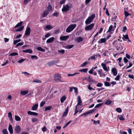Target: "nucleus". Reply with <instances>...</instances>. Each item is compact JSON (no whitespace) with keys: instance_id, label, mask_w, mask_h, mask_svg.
<instances>
[{"instance_id":"obj_50","label":"nucleus","mask_w":134,"mask_h":134,"mask_svg":"<svg viewBox=\"0 0 134 134\" xmlns=\"http://www.w3.org/2000/svg\"><path fill=\"white\" fill-rule=\"evenodd\" d=\"M23 43L20 42V43H18V44H16V47H18L19 46H22V45H23Z\"/></svg>"},{"instance_id":"obj_13","label":"nucleus","mask_w":134,"mask_h":134,"mask_svg":"<svg viewBox=\"0 0 134 134\" xmlns=\"http://www.w3.org/2000/svg\"><path fill=\"white\" fill-rule=\"evenodd\" d=\"M69 37V36L68 35H67L66 36H61L60 39V40L62 41H64L66 40Z\"/></svg>"},{"instance_id":"obj_41","label":"nucleus","mask_w":134,"mask_h":134,"mask_svg":"<svg viewBox=\"0 0 134 134\" xmlns=\"http://www.w3.org/2000/svg\"><path fill=\"white\" fill-rule=\"evenodd\" d=\"M104 85L106 86H110V83L109 82H104Z\"/></svg>"},{"instance_id":"obj_19","label":"nucleus","mask_w":134,"mask_h":134,"mask_svg":"<svg viewBox=\"0 0 134 134\" xmlns=\"http://www.w3.org/2000/svg\"><path fill=\"white\" fill-rule=\"evenodd\" d=\"M113 29V26L112 25H111L109 27V29L108 31H107V33L108 32H110L111 31H114V29Z\"/></svg>"},{"instance_id":"obj_57","label":"nucleus","mask_w":134,"mask_h":134,"mask_svg":"<svg viewBox=\"0 0 134 134\" xmlns=\"http://www.w3.org/2000/svg\"><path fill=\"white\" fill-rule=\"evenodd\" d=\"M72 88H74V90L75 93L76 94L77 93L78 91L77 88H76L74 87H72Z\"/></svg>"},{"instance_id":"obj_56","label":"nucleus","mask_w":134,"mask_h":134,"mask_svg":"<svg viewBox=\"0 0 134 134\" xmlns=\"http://www.w3.org/2000/svg\"><path fill=\"white\" fill-rule=\"evenodd\" d=\"M120 76H119V75H117L116 76V77H115V80H119L120 79Z\"/></svg>"},{"instance_id":"obj_30","label":"nucleus","mask_w":134,"mask_h":134,"mask_svg":"<svg viewBox=\"0 0 134 134\" xmlns=\"http://www.w3.org/2000/svg\"><path fill=\"white\" fill-rule=\"evenodd\" d=\"M52 108V107L51 106H49L48 107H46L44 111H45L47 110H50Z\"/></svg>"},{"instance_id":"obj_35","label":"nucleus","mask_w":134,"mask_h":134,"mask_svg":"<svg viewBox=\"0 0 134 134\" xmlns=\"http://www.w3.org/2000/svg\"><path fill=\"white\" fill-rule=\"evenodd\" d=\"M2 132L3 134H8V132L6 129L3 130Z\"/></svg>"},{"instance_id":"obj_47","label":"nucleus","mask_w":134,"mask_h":134,"mask_svg":"<svg viewBox=\"0 0 134 134\" xmlns=\"http://www.w3.org/2000/svg\"><path fill=\"white\" fill-rule=\"evenodd\" d=\"M51 35V34L50 33H47L45 35L44 37L45 38H47L49 37Z\"/></svg>"},{"instance_id":"obj_64","label":"nucleus","mask_w":134,"mask_h":134,"mask_svg":"<svg viewBox=\"0 0 134 134\" xmlns=\"http://www.w3.org/2000/svg\"><path fill=\"white\" fill-rule=\"evenodd\" d=\"M119 119L120 120H124L125 119L122 116H121L119 117Z\"/></svg>"},{"instance_id":"obj_45","label":"nucleus","mask_w":134,"mask_h":134,"mask_svg":"<svg viewBox=\"0 0 134 134\" xmlns=\"http://www.w3.org/2000/svg\"><path fill=\"white\" fill-rule=\"evenodd\" d=\"M31 58L32 59H37L38 57L36 55H33L31 56Z\"/></svg>"},{"instance_id":"obj_34","label":"nucleus","mask_w":134,"mask_h":134,"mask_svg":"<svg viewBox=\"0 0 134 134\" xmlns=\"http://www.w3.org/2000/svg\"><path fill=\"white\" fill-rule=\"evenodd\" d=\"M33 82H36L38 83H41L42 82L40 80H38L37 79L34 80L33 81Z\"/></svg>"},{"instance_id":"obj_2","label":"nucleus","mask_w":134,"mask_h":134,"mask_svg":"<svg viewBox=\"0 0 134 134\" xmlns=\"http://www.w3.org/2000/svg\"><path fill=\"white\" fill-rule=\"evenodd\" d=\"M76 26V25L75 24H71L66 29V31L68 33H69L72 31Z\"/></svg>"},{"instance_id":"obj_43","label":"nucleus","mask_w":134,"mask_h":134,"mask_svg":"<svg viewBox=\"0 0 134 134\" xmlns=\"http://www.w3.org/2000/svg\"><path fill=\"white\" fill-rule=\"evenodd\" d=\"M124 13L125 14V16L126 17H127L129 15H131L127 11H125L124 12Z\"/></svg>"},{"instance_id":"obj_23","label":"nucleus","mask_w":134,"mask_h":134,"mask_svg":"<svg viewBox=\"0 0 134 134\" xmlns=\"http://www.w3.org/2000/svg\"><path fill=\"white\" fill-rule=\"evenodd\" d=\"M24 29V26H21L19 28L17 29L16 30V32L18 31H22Z\"/></svg>"},{"instance_id":"obj_38","label":"nucleus","mask_w":134,"mask_h":134,"mask_svg":"<svg viewBox=\"0 0 134 134\" xmlns=\"http://www.w3.org/2000/svg\"><path fill=\"white\" fill-rule=\"evenodd\" d=\"M96 110V109H93L91 110H90L89 111H87L88 114H89L91 113H92Z\"/></svg>"},{"instance_id":"obj_49","label":"nucleus","mask_w":134,"mask_h":134,"mask_svg":"<svg viewBox=\"0 0 134 134\" xmlns=\"http://www.w3.org/2000/svg\"><path fill=\"white\" fill-rule=\"evenodd\" d=\"M118 43V41L117 40H115L114 41L113 43V44L114 46H115Z\"/></svg>"},{"instance_id":"obj_48","label":"nucleus","mask_w":134,"mask_h":134,"mask_svg":"<svg viewBox=\"0 0 134 134\" xmlns=\"http://www.w3.org/2000/svg\"><path fill=\"white\" fill-rule=\"evenodd\" d=\"M59 13L58 12H55L53 13V15L54 16H55L56 17H57L58 16V15H59Z\"/></svg>"},{"instance_id":"obj_60","label":"nucleus","mask_w":134,"mask_h":134,"mask_svg":"<svg viewBox=\"0 0 134 134\" xmlns=\"http://www.w3.org/2000/svg\"><path fill=\"white\" fill-rule=\"evenodd\" d=\"M91 1V0H86L85 2L86 4H88Z\"/></svg>"},{"instance_id":"obj_4","label":"nucleus","mask_w":134,"mask_h":134,"mask_svg":"<svg viewBox=\"0 0 134 134\" xmlns=\"http://www.w3.org/2000/svg\"><path fill=\"white\" fill-rule=\"evenodd\" d=\"M71 5L70 4H67L63 6V8L62 9V11L63 12H66L68 11L70 9V5Z\"/></svg>"},{"instance_id":"obj_26","label":"nucleus","mask_w":134,"mask_h":134,"mask_svg":"<svg viewBox=\"0 0 134 134\" xmlns=\"http://www.w3.org/2000/svg\"><path fill=\"white\" fill-rule=\"evenodd\" d=\"M38 105L37 104H36L32 107V109L33 110H36L37 109L38 107Z\"/></svg>"},{"instance_id":"obj_12","label":"nucleus","mask_w":134,"mask_h":134,"mask_svg":"<svg viewBox=\"0 0 134 134\" xmlns=\"http://www.w3.org/2000/svg\"><path fill=\"white\" fill-rule=\"evenodd\" d=\"M112 72L113 73V75L115 76L117 74V72L116 69L115 68H112L111 70Z\"/></svg>"},{"instance_id":"obj_10","label":"nucleus","mask_w":134,"mask_h":134,"mask_svg":"<svg viewBox=\"0 0 134 134\" xmlns=\"http://www.w3.org/2000/svg\"><path fill=\"white\" fill-rule=\"evenodd\" d=\"M105 104L107 105H113V102L110 99H108L107 100L106 102L105 103Z\"/></svg>"},{"instance_id":"obj_44","label":"nucleus","mask_w":134,"mask_h":134,"mask_svg":"<svg viewBox=\"0 0 134 134\" xmlns=\"http://www.w3.org/2000/svg\"><path fill=\"white\" fill-rule=\"evenodd\" d=\"M116 111L119 113H121L122 111L121 109L120 108H117L116 109Z\"/></svg>"},{"instance_id":"obj_9","label":"nucleus","mask_w":134,"mask_h":134,"mask_svg":"<svg viewBox=\"0 0 134 134\" xmlns=\"http://www.w3.org/2000/svg\"><path fill=\"white\" fill-rule=\"evenodd\" d=\"M77 104L76 105H80L81 106L82 105V102L81 101L80 97L79 96L77 97Z\"/></svg>"},{"instance_id":"obj_61","label":"nucleus","mask_w":134,"mask_h":134,"mask_svg":"<svg viewBox=\"0 0 134 134\" xmlns=\"http://www.w3.org/2000/svg\"><path fill=\"white\" fill-rule=\"evenodd\" d=\"M88 114L87 112H86L85 113H84L82 114L81 115H80V116H86L87 115H88Z\"/></svg>"},{"instance_id":"obj_46","label":"nucleus","mask_w":134,"mask_h":134,"mask_svg":"<svg viewBox=\"0 0 134 134\" xmlns=\"http://www.w3.org/2000/svg\"><path fill=\"white\" fill-rule=\"evenodd\" d=\"M88 63L87 62H84L82 64L80 67H83L86 66L87 64Z\"/></svg>"},{"instance_id":"obj_33","label":"nucleus","mask_w":134,"mask_h":134,"mask_svg":"<svg viewBox=\"0 0 134 134\" xmlns=\"http://www.w3.org/2000/svg\"><path fill=\"white\" fill-rule=\"evenodd\" d=\"M87 80L89 82L93 83L94 81L92 80V79L91 78L90 76L88 77Z\"/></svg>"},{"instance_id":"obj_53","label":"nucleus","mask_w":134,"mask_h":134,"mask_svg":"<svg viewBox=\"0 0 134 134\" xmlns=\"http://www.w3.org/2000/svg\"><path fill=\"white\" fill-rule=\"evenodd\" d=\"M103 85L102 83H98L97 85L96 86L98 87H101Z\"/></svg>"},{"instance_id":"obj_17","label":"nucleus","mask_w":134,"mask_h":134,"mask_svg":"<svg viewBox=\"0 0 134 134\" xmlns=\"http://www.w3.org/2000/svg\"><path fill=\"white\" fill-rule=\"evenodd\" d=\"M49 12L47 10H45L43 13L42 15L43 17H45L46 16L49 14Z\"/></svg>"},{"instance_id":"obj_54","label":"nucleus","mask_w":134,"mask_h":134,"mask_svg":"<svg viewBox=\"0 0 134 134\" xmlns=\"http://www.w3.org/2000/svg\"><path fill=\"white\" fill-rule=\"evenodd\" d=\"M45 104V102L44 101H43L41 102L40 105V107H43L44 104Z\"/></svg>"},{"instance_id":"obj_25","label":"nucleus","mask_w":134,"mask_h":134,"mask_svg":"<svg viewBox=\"0 0 134 134\" xmlns=\"http://www.w3.org/2000/svg\"><path fill=\"white\" fill-rule=\"evenodd\" d=\"M37 50L43 52H44L45 51V49H43L42 48H41V47H39L37 48Z\"/></svg>"},{"instance_id":"obj_28","label":"nucleus","mask_w":134,"mask_h":134,"mask_svg":"<svg viewBox=\"0 0 134 134\" xmlns=\"http://www.w3.org/2000/svg\"><path fill=\"white\" fill-rule=\"evenodd\" d=\"M88 69L87 68L83 69H80L79 70V71L81 72H87Z\"/></svg>"},{"instance_id":"obj_22","label":"nucleus","mask_w":134,"mask_h":134,"mask_svg":"<svg viewBox=\"0 0 134 134\" xmlns=\"http://www.w3.org/2000/svg\"><path fill=\"white\" fill-rule=\"evenodd\" d=\"M52 10V7L49 4L47 7V10L49 12H50Z\"/></svg>"},{"instance_id":"obj_42","label":"nucleus","mask_w":134,"mask_h":134,"mask_svg":"<svg viewBox=\"0 0 134 134\" xmlns=\"http://www.w3.org/2000/svg\"><path fill=\"white\" fill-rule=\"evenodd\" d=\"M103 103H99L97 104L94 107L95 108H97L100 107L101 106L102 104Z\"/></svg>"},{"instance_id":"obj_21","label":"nucleus","mask_w":134,"mask_h":134,"mask_svg":"<svg viewBox=\"0 0 134 134\" xmlns=\"http://www.w3.org/2000/svg\"><path fill=\"white\" fill-rule=\"evenodd\" d=\"M76 40L77 42H80L83 41V38L81 37H79L76 39Z\"/></svg>"},{"instance_id":"obj_8","label":"nucleus","mask_w":134,"mask_h":134,"mask_svg":"<svg viewBox=\"0 0 134 134\" xmlns=\"http://www.w3.org/2000/svg\"><path fill=\"white\" fill-rule=\"evenodd\" d=\"M20 130L21 129L20 126L19 125H17L16 126L14 131L16 133H19L20 132Z\"/></svg>"},{"instance_id":"obj_51","label":"nucleus","mask_w":134,"mask_h":134,"mask_svg":"<svg viewBox=\"0 0 134 134\" xmlns=\"http://www.w3.org/2000/svg\"><path fill=\"white\" fill-rule=\"evenodd\" d=\"M65 52V50L63 49L59 50L58 51V52L63 54Z\"/></svg>"},{"instance_id":"obj_5","label":"nucleus","mask_w":134,"mask_h":134,"mask_svg":"<svg viewBox=\"0 0 134 134\" xmlns=\"http://www.w3.org/2000/svg\"><path fill=\"white\" fill-rule=\"evenodd\" d=\"M59 62L58 60H52L47 63V64L48 66H51L55 64L58 63Z\"/></svg>"},{"instance_id":"obj_58","label":"nucleus","mask_w":134,"mask_h":134,"mask_svg":"<svg viewBox=\"0 0 134 134\" xmlns=\"http://www.w3.org/2000/svg\"><path fill=\"white\" fill-rule=\"evenodd\" d=\"M42 130L43 132H45L47 130V129L46 127L44 126L42 129Z\"/></svg>"},{"instance_id":"obj_39","label":"nucleus","mask_w":134,"mask_h":134,"mask_svg":"<svg viewBox=\"0 0 134 134\" xmlns=\"http://www.w3.org/2000/svg\"><path fill=\"white\" fill-rule=\"evenodd\" d=\"M18 55V53L16 52H13L9 54V56H15Z\"/></svg>"},{"instance_id":"obj_18","label":"nucleus","mask_w":134,"mask_h":134,"mask_svg":"<svg viewBox=\"0 0 134 134\" xmlns=\"http://www.w3.org/2000/svg\"><path fill=\"white\" fill-rule=\"evenodd\" d=\"M27 90L21 91L20 94L23 95H24L27 94L28 92Z\"/></svg>"},{"instance_id":"obj_52","label":"nucleus","mask_w":134,"mask_h":134,"mask_svg":"<svg viewBox=\"0 0 134 134\" xmlns=\"http://www.w3.org/2000/svg\"><path fill=\"white\" fill-rule=\"evenodd\" d=\"M25 60V59H21L20 60L18 61V63H21Z\"/></svg>"},{"instance_id":"obj_59","label":"nucleus","mask_w":134,"mask_h":134,"mask_svg":"<svg viewBox=\"0 0 134 134\" xmlns=\"http://www.w3.org/2000/svg\"><path fill=\"white\" fill-rule=\"evenodd\" d=\"M37 121V119L36 118H33L32 119V122H35Z\"/></svg>"},{"instance_id":"obj_55","label":"nucleus","mask_w":134,"mask_h":134,"mask_svg":"<svg viewBox=\"0 0 134 134\" xmlns=\"http://www.w3.org/2000/svg\"><path fill=\"white\" fill-rule=\"evenodd\" d=\"M31 0H24V3L25 4H26L29 2Z\"/></svg>"},{"instance_id":"obj_7","label":"nucleus","mask_w":134,"mask_h":134,"mask_svg":"<svg viewBox=\"0 0 134 134\" xmlns=\"http://www.w3.org/2000/svg\"><path fill=\"white\" fill-rule=\"evenodd\" d=\"M31 33V29L29 27H27L25 31V35L26 36H28L30 35Z\"/></svg>"},{"instance_id":"obj_16","label":"nucleus","mask_w":134,"mask_h":134,"mask_svg":"<svg viewBox=\"0 0 134 134\" xmlns=\"http://www.w3.org/2000/svg\"><path fill=\"white\" fill-rule=\"evenodd\" d=\"M8 129L10 134H12L13 133V128L12 125H9Z\"/></svg>"},{"instance_id":"obj_62","label":"nucleus","mask_w":134,"mask_h":134,"mask_svg":"<svg viewBox=\"0 0 134 134\" xmlns=\"http://www.w3.org/2000/svg\"><path fill=\"white\" fill-rule=\"evenodd\" d=\"M123 36L124 38H125L126 40H127L129 39V37L127 35H123Z\"/></svg>"},{"instance_id":"obj_31","label":"nucleus","mask_w":134,"mask_h":134,"mask_svg":"<svg viewBox=\"0 0 134 134\" xmlns=\"http://www.w3.org/2000/svg\"><path fill=\"white\" fill-rule=\"evenodd\" d=\"M46 28L49 30L52 29L53 27H52L50 25H48L46 26Z\"/></svg>"},{"instance_id":"obj_11","label":"nucleus","mask_w":134,"mask_h":134,"mask_svg":"<svg viewBox=\"0 0 134 134\" xmlns=\"http://www.w3.org/2000/svg\"><path fill=\"white\" fill-rule=\"evenodd\" d=\"M68 111L69 107L68 106L62 115V116L63 117L66 116L67 115L68 113Z\"/></svg>"},{"instance_id":"obj_6","label":"nucleus","mask_w":134,"mask_h":134,"mask_svg":"<svg viewBox=\"0 0 134 134\" xmlns=\"http://www.w3.org/2000/svg\"><path fill=\"white\" fill-rule=\"evenodd\" d=\"M94 25V24H91L89 25L86 26L85 28V30L86 31L91 30L93 27Z\"/></svg>"},{"instance_id":"obj_40","label":"nucleus","mask_w":134,"mask_h":134,"mask_svg":"<svg viewBox=\"0 0 134 134\" xmlns=\"http://www.w3.org/2000/svg\"><path fill=\"white\" fill-rule=\"evenodd\" d=\"M71 122V121H70L66 123L65 125L63 127V128H64L66 127Z\"/></svg>"},{"instance_id":"obj_1","label":"nucleus","mask_w":134,"mask_h":134,"mask_svg":"<svg viewBox=\"0 0 134 134\" xmlns=\"http://www.w3.org/2000/svg\"><path fill=\"white\" fill-rule=\"evenodd\" d=\"M95 16L94 14H93L91 16L88 17L85 21V23L86 25L90 24L93 20Z\"/></svg>"},{"instance_id":"obj_3","label":"nucleus","mask_w":134,"mask_h":134,"mask_svg":"<svg viewBox=\"0 0 134 134\" xmlns=\"http://www.w3.org/2000/svg\"><path fill=\"white\" fill-rule=\"evenodd\" d=\"M54 80L58 82H64V81H62L61 80V77L60 74H55L54 75Z\"/></svg>"},{"instance_id":"obj_15","label":"nucleus","mask_w":134,"mask_h":134,"mask_svg":"<svg viewBox=\"0 0 134 134\" xmlns=\"http://www.w3.org/2000/svg\"><path fill=\"white\" fill-rule=\"evenodd\" d=\"M22 52L26 53H29L31 54L33 52V51L30 49H27L26 50H24L22 51Z\"/></svg>"},{"instance_id":"obj_14","label":"nucleus","mask_w":134,"mask_h":134,"mask_svg":"<svg viewBox=\"0 0 134 134\" xmlns=\"http://www.w3.org/2000/svg\"><path fill=\"white\" fill-rule=\"evenodd\" d=\"M54 40V37H52L48 39L46 41L47 43H50L53 42Z\"/></svg>"},{"instance_id":"obj_36","label":"nucleus","mask_w":134,"mask_h":134,"mask_svg":"<svg viewBox=\"0 0 134 134\" xmlns=\"http://www.w3.org/2000/svg\"><path fill=\"white\" fill-rule=\"evenodd\" d=\"M100 43H103L105 42L106 41V39L105 38H102L100 39Z\"/></svg>"},{"instance_id":"obj_37","label":"nucleus","mask_w":134,"mask_h":134,"mask_svg":"<svg viewBox=\"0 0 134 134\" xmlns=\"http://www.w3.org/2000/svg\"><path fill=\"white\" fill-rule=\"evenodd\" d=\"M73 47V45L72 44L69 45L65 47V48L67 49H70L72 48Z\"/></svg>"},{"instance_id":"obj_32","label":"nucleus","mask_w":134,"mask_h":134,"mask_svg":"<svg viewBox=\"0 0 134 134\" xmlns=\"http://www.w3.org/2000/svg\"><path fill=\"white\" fill-rule=\"evenodd\" d=\"M15 119L16 121H19L21 120L20 118L18 116L15 115Z\"/></svg>"},{"instance_id":"obj_20","label":"nucleus","mask_w":134,"mask_h":134,"mask_svg":"<svg viewBox=\"0 0 134 134\" xmlns=\"http://www.w3.org/2000/svg\"><path fill=\"white\" fill-rule=\"evenodd\" d=\"M101 65L103 69L106 71H107L108 70L107 69L106 65L105 64H103V63H102Z\"/></svg>"},{"instance_id":"obj_27","label":"nucleus","mask_w":134,"mask_h":134,"mask_svg":"<svg viewBox=\"0 0 134 134\" xmlns=\"http://www.w3.org/2000/svg\"><path fill=\"white\" fill-rule=\"evenodd\" d=\"M23 23V21H21L20 23H18L15 26L14 28H16L19 26H21L22 25Z\"/></svg>"},{"instance_id":"obj_24","label":"nucleus","mask_w":134,"mask_h":134,"mask_svg":"<svg viewBox=\"0 0 134 134\" xmlns=\"http://www.w3.org/2000/svg\"><path fill=\"white\" fill-rule=\"evenodd\" d=\"M66 99V97L65 96H62L60 99L61 102V103L63 102Z\"/></svg>"},{"instance_id":"obj_63","label":"nucleus","mask_w":134,"mask_h":134,"mask_svg":"<svg viewBox=\"0 0 134 134\" xmlns=\"http://www.w3.org/2000/svg\"><path fill=\"white\" fill-rule=\"evenodd\" d=\"M33 112L31 111H27V114L30 115H32Z\"/></svg>"},{"instance_id":"obj_29","label":"nucleus","mask_w":134,"mask_h":134,"mask_svg":"<svg viewBox=\"0 0 134 134\" xmlns=\"http://www.w3.org/2000/svg\"><path fill=\"white\" fill-rule=\"evenodd\" d=\"M102 70L101 69H100L97 71L100 75V77H102L103 76V73L102 72Z\"/></svg>"}]
</instances>
